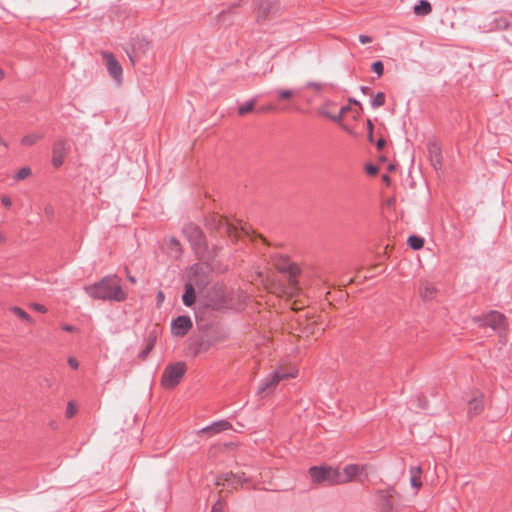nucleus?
Listing matches in <instances>:
<instances>
[{
	"label": "nucleus",
	"mask_w": 512,
	"mask_h": 512,
	"mask_svg": "<svg viewBox=\"0 0 512 512\" xmlns=\"http://www.w3.org/2000/svg\"><path fill=\"white\" fill-rule=\"evenodd\" d=\"M254 105H255L254 101H250V102L242 105L241 107H239V110H238L239 115L243 116V115L251 112L254 109Z\"/></svg>",
	"instance_id": "cd10ccee"
},
{
	"label": "nucleus",
	"mask_w": 512,
	"mask_h": 512,
	"mask_svg": "<svg viewBox=\"0 0 512 512\" xmlns=\"http://www.w3.org/2000/svg\"><path fill=\"white\" fill-rule=\"evenodd\" d=\"M243 475H244L243 473L242 474H233V473L221 474L216 477L215 485L223 486V487L231 486L233 488H236V485L247 481V479L244 478Z\"/></svg>",
	"instance_id": "1a4fd4ad"
},
{
	"label": "nucleus",
	"mask_w": 512,
	"mask_h": 512,
	"mask_svg": "<svg viewBox=\"0 0 512 512\" xmlns=\"http://www.w3.org/2000/svg\"><path fill=\"white\" fill-rule=\"evenodd\" d=\"M385 94L383 92H379L375 95L374 99L372 100V106L374 108L381 107L385 104Z\"/></svg>",
	"instance_id": "a878e982"
},
{
	"label": "nucleus",
	"mask_w": 512,
	"mask_h": 512,
	"mask_svg": "<svg viewBox=\"0 0 512 512\" xmlns=\"http://www.w3.org/2000/svg\"><path fill=\"white\" fill-rule=\"evenodd\" d=\"M10 311L14 313L16 316H18L20 319L26 321L27 323H34L32 317L28 313H26L22 308L18 306H13L10 308Z\"/></svg>",
	"instance_id": "4be33fe9"
},
{
	"label": "nucleus",
	"mask_w": 512,
	"mask_h": 512,
	"mask_svg": "<svg viewBox=\"0 0 512 512\" xmlns=\"http://www.w3.org/2000/svg\"><path fill=\"white\" fill-rule=\"evenodd\" d=\"M64 329H65L66 331H72V330H73V327H71V326H65V327H64Z\"/></svg>",
	"instance_id": "49530a36"
},
{
	"label": "nucleus",
	"mask_w": 512,
	"mask_h": 512,
	"mask_svg": "<svg viewBox=\"0 0 512 512\" xmlns=\"http://www.w3.org/2000/svg\"><path fill=\"white\" fill-rule=\"evenodd\" d=\"M32 309L38 311V312H41V313H46L47 312V309L45 308V306H43L42 304H38V303H33L31 304L30 306Z\"/></svg>",
	"instance_id": "473e14b6"
},
{
	"label": "nucleus",
	"mask_w": 512,
	"mask_h": 512,
	"mask_svg": "<svg viewBox=\"0 0 512 512\" xmlns=\"http://www.w3.org/2000/svg\"><path fill=\"white\" fill-rule=\"evenodd\" d=\"M195 290L191 284L186 285L185 293L182 297L183 303L186 306H192L195 302Z\"/></svg>",
	"instance_id": "f3484780"
},
{
	"label": "nucleus",
	"mask_w": 512,
	"mask_h": 512,
	"mask_svg": "<svg viewBox=\"0 0 512 512\" xmlns=\"http://www.w3.org/2000/svg\"><path fill=\"white\" fill-rule=\"evenodd\" d=\"M68 364H69V366H70L71 368H73V369H77V368H78V366H79L78 361H77L75 358H73V357H70V358L68 359Z\"/></svg>",
	"instance_id": "4c0bfd02"
},
{
	"label": "nucleus",
	"mask_w": 512,
	"mask_h": 512,
	"mask_svg": "<svg viewBox=\"0 0 512 512\" xmlns=\"http://www.w3.org/2000/svg\"><path fill=\"white\" fill-rule=\"evenodd\" d=\"M102 56L110 76H112L117 82H121L123 71L118 60L109 52H103Z\"/></svg>",
	"instance_id": "0eeeda50"
},
{
	"label": "nucleus",
	"mask_w": 512,
	"mask_h": 512,
	"mask_svg": "<svg viewBox=\"0 0 512 512\" xmlns=\"http://www.w3.org/2000/svg\"><path fill=\"white\" fill-rule=\"evenodd\" d=\"M292 309L296 311V310H299V309H301V308H300V307H298V306L296 305V302H295V303H293Z\"/></svg>",
	"instance_id": "c03bdc74"
},
{
	"label": "nucleus",
	"mask_w": 512,
	"mask_h": 512,
	"mask_svg": "<svg viewBox=\"0 0 512 512\" xmlns=\"http://www.w3.org/2000/svg\"><path fill=\"white\" fill-rule=\"evenodd\" d=\"M362 91H363L364 93H367V92L369 91V88H367V87H363V88H362Z\"/></svg>",
	"instance_id": "de8ad7c7"
},
{
	"label": "nucleus",
	"mask_w": 512,
	"mask_h": 512,
	"mask_svg": "<svg viewBox=\"0 0 512 512\" xmlns=\"http://www.w3.org/2000/svg\"><path fill=\"white\" fill-rule=\"evenodd\" d=\"M167 251L171 257H178L181 253L180 244L175 239H169L167 241Z\"/></svg>",
	"instance_id": "6ab92c4d"
},
{
	"label": "nucleus",
	"mask_w": 512,
	"mask_h": 512,
	"mask_svg": "<svg viewBox=\"0 0 512 512\" xmlns=\"http://www.w3.org/2000/svg\"><path fill=\"white\" fill-rule=\"evenodd\" d=\"M0 144L5 145V142L2 140V138H1V137H0Z\"/></svg>",
	"instance_id": "8fccbe9b"
},
{
	"label": "nucleus",
	"mask_w": 512,
	"mask_h": 512,
	"mask_svg": "<svg viewBox=\"0 0 512 512\" xmlns=\"http://www.w3.org/2000/svg\"><path fill=\"white\" fill-rule=\"evenodd\" d=\"M211 512H223V503L221 501H217L213 505Z\"/></svg>",
	"instance_id": "c9c22d12"
},
{
	"label": "nucleus",
	"mask_w": 512,
	"mask_h": 512,
	"mask_svg": "<svg viewBox=\"0 0 512 512\" xmlns=\"http://www.w3.org/2000/svg\"><path fill=\"white\" fill-rule=\"evenodd\" d=\"M51 208H46L47 213H50Z\"/></svg>",
	"instance_id": "603ef678"
},
{
	"label": "nucleus",
	"mask_w": 512,
	"mask_h": 512,
	"mask_svg": "<svg viewBox=\"0 0 512 512\" xmlns=\"http://www.w3.org/2000/svg\"><path fill=\"white\" fill-rule=\"evenodd\" d=\"M385 146V141L383 139H379L377 142L378 149H382Z\"/></svg>",
	"instance_id": "79ce46f5"
},
{
	"label": "nucleus",
	"mask_w": 512,
	"mask_h": 512,
	"mask_svg": "<svg viewBox=\"0 0 512 512\" xmlns=\"http://www.w3.org/2000/svg\"><path fill=\"white\" fill-rule=\"evenodd\" d=\"M219 226H220V229L224 230L228 234V236L232 239L239 238L240 235L243 233L248 234V232L246 231V229L243 226L238 228L234 224H231L227 219H221Z\"/></svg>",
	"instance_id": "f8f14e48"
},
{
	"label": "nucleus",
	"mask_w": 512,
	"mask_h": 512,
	"mask_svg": "<svg viewBox=\"0 0 512 512\" xmlns=\"http://www.w3.org/2000/svg\"><path fill=\"white\" fill-rule=\"evenodd\" d=\"M418 291L420 297L424 300H431L437 292L436 287L428 281H421Z\"/></svg>",
	"instance_id": "4468645a"
},
{
	"label": "nucleus",
	"mask_w": 512,
	"mask_h": 512,
	"mask_svg": "<svg viewBox=\"0 0 512 512\" xmlns=\"http://www.w3.org/2000/svg\"><path fill=\"white\" fill-rule=\"evenodd\" d=\"M279 376V380H285L289 378H295L297 376V370L291 369L289 372H276Z\"/></svg>",
	"instance_id": "c85d7f7f"
},
{
	"label": "nucleus",
	"mask_w": 512,
	"mask_h": 512,
	"mask_svg": "<svg viewBox=\"0 0 512 512\" xmlns=\"http://www.w3.org/2000/svg\"><path fill=\"white\" fill-rule=\"evenodd\" d=\"M359 41L362 43V44H367V43H370L372 41V38L367 36V35H360L359 36Z\"/></svg>",
	"instance_id": "58836bf2"
},
{
	"label": "nucleus",
	"mask_w": 512,
	"mask_h": 512,
	"mask_svg": "<svg viewBox=\"0 0 512 512\" xmlns=\"http://www.w3.org/2000/svg\"><path fill=\"white\" fill-rule=\"evenodd\" d=\"M422 469L418 466L410 468V483L411 486L419 489L422 486L421 481Z\"/></svg>",
	"instance_id": "2eb2a0df"
},
{
	"label": "nucleus",
	"mask_w": 512,
	"mask_h": 512,
	"mask_svg": "<svg viewBox=\"0 0 512 512\" xmlns=\"http://www.w3.org/2000/svg\"><path fill=\"white\" fill-rule=\"evenodd\" d=\"M474 322L480 327H490L500 334L504 333L508 326L506 317L496 311H492L483 317H476Z\"/></svg>",
	"instance_id": "7ed1b4c3"
},
{
	"label": "nucleus",
	"mask_w": 512,
	"mask_h": 512,
	"mask_svg": "<svg viewBox=\"0 0 512 512\" xmlns=\"http://www.w3.org/2000/svg\"><path fill=\"white\" fill-rule=\"evenodd\" d=\"M413 10L418 16H426L431 13L432 7L427 0H421L419 4L414 6Z\"/></svg>",
	"instance_id": "dca6fc26"
},
{
	"label": "nucleus",
	"mask_w": 512,
	"mask_h": 512,
	"mask_svg": "<svg viewBox=\"0 0 512 512\" xmlns=\"http://www.w3.org/2000/svg\"><path fill=\"white\" fill-rule=\"evenodd\" d=\"M277 94L280 100H290L295 93L291 89H279Z\"/></svg>",
	"instance_id": "bb28decb"
},
{
	"label": "nucleus",
	"mask_w": 512,
	"mask_h": 512,
	"mask_svg": "<svg viewBox=\"0 0 512 512\" xmlns=\"http://www.w3.org/2000/svg\"><path fill=\"white\" fill-rule=\"evenodd\" d=\"M192 325L190 317L179 316L171 324V333L175 337H183L189 332Z\"/></svg>",
	"instance_id": "6e6552de"
},
{
	"label": "nucleus",
	"mask_w": 512,
	"mask_h": 512,
	"mask_svg": "<svg viewBox=\"0 0 512 512\" xmlns=\"http://www.w3.org/2000/svg\"><path fill=\"white\" fill-rule=\"evenodd\" d=\"M51 208H46L47 213H50Z\"/></svg>",
	"instance_id": "864d4df0"
},
{
	"label": "nucleus",
	"mask_w": 512,
	"mask_h": 512,
	"mask_svg": "<svg viewBox=\"0 0 512 512\" xmlns=\"http://www.w3.org/2000/svg\"><path fill=\"white\" fill-rule=\"evenodd\" d=\"M5 74L4 71L0 69V80L4 78Z\"/></svg>",
	"instance_id": "a18cd8bd"
},
{
	"label": "nucleus",
	"mask_w": 512,
	"mask_h": 512,
	"mask_svg": "<svg viewBox=\"0 0 512 512\" xmlns=\"http://www.w3.org/2000/svg\"><path fill=\"white\" fill-rule=\"evenodd\" d=\"M484 409V395L477 392L468 402L467 413L470 417L479 415Z\"/></svg>",
	"instance_id": "9b49d317"
},
{
	"label": "nucleus",
	"mask_w": 512,
	"mask_h": 512,
	"mask_svg": "<svg viewBox=\"0 0 512 512\" xmlns=\"http://www.w3.org/2000/svg\"><path fill=\"white\" fill-rule=\"evenodd\" d=\"M1 202L7 208L11 207V205H12V201L8 196H2Z\"/></svg>",
	"instance_id": "e433bc0d"
},
{
	"label": "nucleus",
	"mask_w": 512,
	"mask_h": 512,
	"mask_svg": "<svg viewBox=\"0 0 512 512\" xmlns=\"http://www.w3.org/2000/svg\"><path fill=\"white\" fill-rule=\"evenodd\" d=\"M43 135L41 133H31V134H28V135H25L22 140H21V143L22 145L26 146V147H30V146H33L34 144H36L40 139H42Z\"/></svg>",
	"instance_id": "412c9836"
},
{
	"label": "nucleus",
	"mask_w": 512,
	"mask_h": 512,
	"mask_svg": "<svg viewBox=\"0 0 512 512\" xmlns=\"http://www.w3.org/2000/svg\"><path fill=\"white\" fill-rule=\"evenodd\" d=\"M309 474L314 483L336 484L337 468L330 466H314L309 469Z\"/></svg>",
	"instance_id": "20e7f679"
},
{
	"label": "nucleus",
	"mask_w": 512,
	"mask_h": 512,
	"mask_svg": "<svg viewBox=\"0 0 512 512\" xmlns=\"http://www.w3.org/2000/svg\"><path fill=\"white\" fill-rule=\"evenodd\" d=\"M275 267L281 272H289L291 276H295L298 268L292 265L287 257L279 256L274 259Z\"/></svg>",
	"instance_id": "ddd939ff"
},
{
	"label": "nucleus",
	"mask_w": 512,
	"mask_h": 512,
	"mask_svg": "<svg viewBox=\"0 0 512 512\" xmlns=\"http://www.w3.org/2000/svg\"><path fill=\"white\" fill-rule=\"evenodd\" d=\"M231 428V424L227 421H219L214 424H212L210 427H207L204 429V431L212 432V433H219L224 430H228Z\"/></svg>",
	"instance_id": "a211bd4d"
},
{
	"label": "nucleus",
	"mask_w": 512,
	"mask_h": 512,
	"mask_svg": "<svg viewBox=\"0 0 512 512\" xmlns=\"http://www.w3.org/2000/svg\"><path fill=\"white\" fill-rule=\"evenodd\" d=\"M366 172L369 174V175H375L378 173V168L374 165H366Z\"/></svg>",
	"instance_id": "f704fd0d"
},
{
	"label": "nucleus",
	"mask_w": 512,
	"mask_h": 512,
	"mask_svg": "<svg viewBox=\"0 0 512 512\" xmlns=\"http://www.w3.org/2000/svg\"><path fill=\"white\" fill-rule=\"evenodd\" d=\"M157 300H158V303H162L164 301V294L162 291H159L158 294H157Z\"/></svg>",
	"instance_id": "ea45409f"
},
{
	"label": "nucleus",
	"mask_w": 512,
	"mask_h": 512,
	"mask_svg": "<svg viewBox=\"0 0 512 512\" xmlns=\"http://www.w3.org/2000/svg\"><path fill=\"white\" fill-rule=\"evenodd\" d=\"M280 382L279 376L275 372L259 387V392L263 393L265 390L275 387Z\"/></svg>",
	"instance_id": "aec40b11"
},
{
	"label": "nucleus",
	"mask_w": 512,
	"mask_h": 512,
	"mask_svg": "<svg viewBox=\"0 0 512 512\" xmlns=\"http://www.w3.org/2000/svg\"><path fill=\"white\" fill-rule=\"evenodd\" d=\"M31 174H32V171L29 167H23L14 175V178L17 181H21V180H24V179H27L28 177H30Z\"/></svg>",
	"instance_id": "393cba45"
},
{
	"label": "nucleus",
	"mask_w": 512,
	"mask_h": 512,
	"mask_svg": "<svg viewBox=\"0 0 512 512\" xmlns=\"http://www.w3.org/2000/svg\"><path fill=\"white\" fill-rule=\"evenodd\" d=\"M430 154L432 155L433 165L436 167V165H439L441 162L440 149L436 144L430 147Z\"/></svg>",
	"instance_id": "b1692460"
},
{
	"label": "nucleus",
	"mask_w": 512,
	"mask_h": 512,
	"mask_svg": "<svg viewBox=\"0 0 512 512\" xmlns=\"http://www.w3.org/2000/svg\"><path fill=\"white\" fill-rule=\"evenodd\" d=\"M187 370L185 362H176L169 364L165 367L162 377L161 384L167 389L174 388L177 386Z\"/></svg>",
	"instance_id": "f03ea898"
},
{
	"label": "nucleus",
	"mask_w": 512,
	"mask_h": 512,
	"mask_svg": "<svg viewBox=\"0 0 512 512\" xmlns=\"http://www.w3.org/2000/svg\"><path fill=\"white\" fill-rule=\"evenodd\" d=\"M349 102L361 106V104L357 100H355V99H349Z\"/></svg>",
	"instance_id": "37998d69"
},
{
	"label": "nucleus",
	"mask_w": 512,
	"mask_h": 512,
	"mask_svg": "<svg viewBox=\"0 0 512 512\" xmlns=\"http://www.w3.org/2000/svg\"><path fill=\"white\" fill-rule=\"evenodd\" d=\"M86 293L93 299L123 301L127 293L122 289L116 276H107L99 282L85 286Z\"/></svg>",
	"instance_id": "f257e3e1"
},
{
	"label": "nucleus",
	"mask_w": 512,
	"mask_h": 512,
	"mask_svg": "<svg viewBox=\"0 0 512 512\" xmlns=\"http://www.w3.org/2000/svg\"><path fill=\"white\" fill-rule=\"evenodd\" d=\"M77 408L73 402H69L66 408V417L72 418L76 414Z\"/></svg>",
	"instance_id": "c756f323"
},
{
	"label": "nucleus",
	"mask_w": 512,
	"mask_h": 512,
	"mask_svg": "<svg viewBox=\"0 0 512 512\" xmlns=\"http://www.w3.org/2000/svg\"><path fill=\"white\" fill-rule=\"evenodd\" d=\"M349 111V107H342L340 112H339V115L334 117L333 119L337 122H340L342 121V119L344 118V116L346 115V113Z\"/></svg>",
	"instance_id": "2f4dec72"
},
{
	"label": "nucleus",
	"mask_w": 512,
	"mask_h": 512,
	"mask_svg": "<svg viewBox=\"0 0 512 512\" xmlns=\"http://www.w3.org/2000/svg\"><path fill=\"white\" fill-rule=\"evenodd\" d=\"M307 87L315 91H320L323 88L322 84L318 82H309L307 83Z\"/></svg>",
	"instance_id": "72a5a7b5"
},
{
	"label": "nucleus",
	"mask_w": 512,
	"mask_h": 512,
	"mask_svg": "<svg viewBox=\"0 0 512 512\" xmlns=\"http://www.w3.org/2000/svg\"><path fill=\"white\" fill-rule=\"evenodd\" d=\"M369 139L372 140V133H369Z\"/></svg>",
	"instance_id": "3c124183"
},
{
	"label": "nucleus",
	"mask_w": 512,
	"mask_h": 512,
	"mask_svg": "<svg viewBox=\"0 0 512 512\" xmlns=\"http://www.w3.org/2000/svg\"><path fill=\"white\" fill-rule=\"evenodd\" d=\"M366 470V466H360L356 464H349L343 467V469L337 468V479L336 484H344L351 482L361 477Z\"/></svg>",
	"instance_id": "423d86ee"
},
{
	"label": "nucleus",
	"mask_w": 512,
	"mask_h": 512,
	"mask_svg": "<svg viewBox=\"0 0 512 512\" xmlns=\"http://www.w3.org/2000/svg\"><path fill=\"white\" fill-rule=\"evenodd\" d=\"M372 70L377 73V75L380 77L383 74V63L381 61L374 62L372 65Z\"/></svg>",
	"instance_id": "7c9ffc66"
},
{
	"label": "nucleus",
	"mask_w": 512,
	"mask_h": 512,
	"mask_svg": "<svg viewBox=\"0 0 512 512\" xmlns=\"http://www.w3.org/2000/svg\"><path fill=\"white\" fill-rule=\"evenodd\" d=\"M67 152V143L64 140H58L54 143L52 149V164L54 167H60L65 160Z\"/></svg>",
	"instance_id": "9d476101"
},
{
	"label": "nucleus",
	"mask_w": 512,
	"mask_h": 512,
	"mask_svg": "<svg viewBox=\"0 0 512 512\" xmlns=\"http://www.w3.org/2000/svg\"><path fill=\"white\" fill-rule=\"evenodd\" d=\"M152 48L153 43L148 38L144 36L135 37L132 43V54L130 55L131 62L134 63L135 61L148 56L152 51Z\"/></svg>",
	"instance_id": "39448f33"
},
{
	"label": "nucleus",
	"mask_w": 512,
	"mask_h": 512,
	"mask_svg": "<svg viewBox=\"0 0 512 512\" xmlns=\"http://www.w3.org/2000/svg\"><path fill=\"white\" fill-rule=\"evenodd\" d=\"M367 127H368V132L372 133L373 132V124L370 119L367 120Z\"/></svg>",
	"instance_id": "a19ab883"
},
{
	"label": "nucleus",
	"mask_w": 512,
	"mask_h": 512,
	"mask_svg": "<svg viewBox=\"0 0 512 512\" xmlns=\"http://www.w3.org/2000/svg\"><path fill=\"white\" fill-rule=\"evenodd\" d=\"M409 246L414 250H419L424 245V239L418 236H410L408 238Z\"/></svg>",
	"instance_id": "5701e85b"
},
{
	"label": "nucleus",
	"mask_w": 512,
	"mask_h": 512,
	"mask_svg": "<svg viewBox=\"0 0 512 512\" xmlns=\"http://www.w3.org/2000/svg\"><path fill=\"white\" fill-rule=\"evenodd\" d=\"M129 280L134 283L135 282V279L133 277H129Z\"/></svg>",
	"instance_id": "09e8293b"
}]
</instances>
